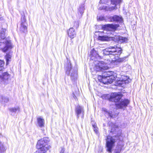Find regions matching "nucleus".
I'll list each match as a JSON object with an SVG mask.
<instances>
[{"label":"nucleus","instance_id":"nucleus-28","mask_svg":"<svg viewBox=\"0 0 153 153\" xmlns=\"http://www.w3.org/2000/svg\"><path fill=\"white\" fill-rule=\"evenodd\" d=\"M84 4H82L80 6L79 8L78 9L79 12L81 16L82 15L84 12Z\"/></svg>","mask_w":153,"mask_h":153},{"label":"nucleus","instance_id":"nucleus-35","mask_svg":"<svg viewBox=\"0 0 153 153\" xmlns=\"http://www.w3.org/2000/svg\"><path fill=\"white\" fill-rule=\"evenodd\" d=\"M4 62L1 60H0V66H1L4 67Z\"/></svg>","mask_w":153,"mask_h":153},{"label":"nucleus","instance_id":"nucleus-4","mask_svg":"<svg viewBox=\"0 0 153 153\" xmlns=\"http://www.w3.org/2000/svg\"><path fill=\"white\" fill-rule=\"evenodd\" d=\"M65 69L66 74L70 76L72 80H74L77 78L78 68L76 66L72 68L71 62L68 61L65 65Z\"/></svg>","mask_w":153,"mask_h":153},{"label":"nucleus","instance_id":"nucleus-16","mask_svg":"<svg viewBox=\"0 0 153 153\" xmlns=\"http://www.w3.org/2000/svg\"><path fill=\"white\" fill-rule=\"evenodd\" d=\"M67 32L68 36L71 39L74 38L76 36V33L73 27L70 28Z\"/></svg>","mask_w":153,"mask_h":153},{"label":"nucleus","instance_id":"nucleus-1","mask_svg":"<svg viewBox=\"0 0 153 153\" xmlns=\"http://www.w3.org/2000/svg\"><path fill=\"white\" fill-rule=\"evenodd\" d=\"M106 61H95L94 63V66L91 68V69H93L97 72L105 71L107 68ZM102 72H103V75L98 76V79L100 82L104 84L111 83L115 79L114 72L108 71H102Z\"/></svg>","mask_w":153,"mask_h":153},{"label":"nucleus","instance_id":"nucleus-8","mask_svg":"<svg viewBox=\"0 0 153 153\" xmlns=\"http://www.w3.org/2000/svg\"><path fill=\"white\" fill-rule=\"evenodd\" d=\"M121 74L119 72L117 73V77L119 79V81L120 82L119 84H122L123 83H128L130 82L131 80L129 79L128 77L121 75Z\"/></svg>","mask_w":153,"mask_h":153},{"label":"nucleus","instance_id":"nucleus-23","mask_svg":"<svg viewBox=\"0 0 153 153\" xmlns=\"http://www.w3.org/2000/svg\"><path fill=\"white\" fill-rule=\"evenodd\" d=\"M9 101L8 97L0 95V102L7 103Z\"/></svg>","mask_w":153,"mask_h":153},{"label":"nucleus","instance_id":"nucleus-2","mask_svg":"<svg viewBox=\"0 0 153 153\" xmlns=\"http://www.w3.org/2000/svg\"><path fill=\"white\" fill-rule=\"evenodd\" d=\"M49 140L48 137H44L39 140L36 145V148L38 150L34 153H45L51 148L48 144Z\"/></svg>","mask_w":153,"mask_h":153},{"label":"nucleus","instance_id":"nucleus-18","mask_svg":"<svg viewBox=\"0 0 153 153\" xmlns=\"http://www.w3.org/2000/svg\"><path fill=\"white\" fill-rule=\"evenodd\" d=\"M117 56H115V59L114 61H113V63L115 64V63L118 62V63H120L126 60V58H127L126 57H123L122 58H119L118 57L120 55H116Z\"/></svg>","mask_w":153,"mask_h":153},{"label":"nucleus","instance_id":"nucleus-33","mask_svg":"<svg viewBox=\"0 0 153 153\" xmlns=\"http://www.w3.org/2000/svg\"><path fill=\"white\" fill-rule=\"evenodd\" d=\"M110 0H100V3L102 4H106Z\"/></svg>","mask_w":153,"mask_h":153},{"label":"nucleus","instance_id":"nucleus-6","mask_svg":"<svg viewBox=\"0 0 153 153\" xmlns=\"http://www.w3.org/2000/svg\"><path fill=\"white\" fill-rule=\"evenodd\" d=\"M0 46L2 47L1 50L4 53L11 49L13 47L11 40L7 39L0 40Z\"/></svg>","mask_w":153,"mask_h":153},{"label":"nucleus","instance_id":"nucleus-11","mask_svg":"<svg viewBox=\"0 0 153 153\" xmlns=\"http://www.w3.org/2000/svg\"><path fill=\"white\" fill-rule=\"evenodd\" d=\"M75 112L77 118L78 119L80 116L83 118L84 114V111L83 107L79 105L76 106L75 109Z\"/></svg>","mask_w":153,"mask_h":153},{"label":"nucleus","instance_id":"nucleus-21","mask_svg":"<svg viewBox=\"0 0 153 153\" xmlns=\"http://www.w3.org/2000/svg\"><path fill=\"white\" fill-rule=\"evenodd\" d=\"M101 6L100 7H99V9L100 10L102 9H105V10L106 11H111L113 10L114 9H115L116 8L115 6L111 7H107L105 6H102V5L100 4ZM100 5H99V6Z\"/></svg>","mask_w":153,"mask_h":153},{"label":"nucleus","instance_id":"nucleus-38","mask_svg":"<svg viewBox=\"0 0 153 153\" xmlns=\"http://www.w3.org/2000/svg\"><path fill=\"white\" fill-rule=\"evenodd\" d=\"M4 68V67L0 66V71H1Z\"/></svg>","mask_w":153,"mask_h":153},{"label":"nucleus","instance_id":"nucleus-5","mask_svg":"<svg viewBox=\"0 0 153 153\" xmlns=\"http://www.w3.org/2000/svg\"><path fill=\"white\" fill-rule=\"evenodd\" d=\"M122 50L120 47L114 46H110L108 49H105L103 50V53L105 55L116 56L120 55L122 53Z\"/></svg>","mask_w":153,"mask_h":153},{"label":"nucleus","instance_id":"nucleus-7","mask_svg":"<svg viewBox=\"0 0 153 153\" xmlns=\"http://www.w3.org/2000/svg\"><path fill=\"white\" fill-rule=\"evenodd\" d=\"M130 103V101L127 99H122L119 102L115 104L116 107L119 109L125 110Z\"/></svg>","mask_w":153,"mask_h":153},{"label":"nucleus","instance_id":"nucleus-12","mask_svg":"<svg viewBox=\"0 0 153 153\" xmlns=\"http://www.w3.org/2000/svg\"><path fill=\"white\" fill-rule=\"evenodd\" d=\"M10 77V75L7 72H4L0 75V81L4 84H7Z\"/></svg>","mask_w":153,"mask_h":153},{"label":"nucleus","instance_id":"nucleus-19","mask_svg":"<svg viewBox=\"0 0 153 153\" xmlns=\"http://www.w3.org/2000/svg\"><path fill=\"white\" fill-rule=\"evenodd\" d=\"M12 56V53L10 52L7 53L5 57L6 60V65H8L9 62L11 61V58Z\"/></svg>","mask_w":153,"mask_h":153},{"label":"nucleus","instance_id":"nucleus-31","mask_svg":"<svg viewBox=\"0 0 153 153\" xmlns=\"http://www.w3.org/2000/svg\"><path fill=\"white\" fill-rule=\"evenodd\" d=\"M97 19L99 21H103L105 19V17L103 16H97Z\"/></svg>","mask_w":153,"mask_h":153},{"label":"nucleus","instance_id":"nucleus-13","mask_svg":"<svg viewBox=\"0 0 153 153\" xmlns=\"http://www.w3.org/2000/svg\"><path fill=\"white\" fill-rule=\"evenodd\" d=\"M108 19L111 22H117L122 23L123 22V19L120 16L114 15L113 16L108 17Z\"/></svg>","mask_w":153,"mask_h":153},{"label":"nucleus","instance_id":"nucleus-34","mask_svg":"<svg viewBox=\"0 0 153 153\" xmlns=\"http://www.w3.org/2000/svg\"><path fill=\"white\" fill-rule=\"evenodd\" d=\"M93 126L94 128V131L95 133H97L98 131L97 128L95 126V125H93Z\"/></svg>","mask_w":153,"mask_h":153},{"label":"nucleus","instance_id":"nucleus-29","mask_svg":"<svg viewBox=\"0 0 153 153\" xmlns=\"http://www.w3.org/2000/svg\"><path fill=\"white\" fill-rule=\"evenodd\" d=\"M109 29H112L113 30H116L117 27H119V24L113 25L112 24H109Z\"/></svg>","mask_w":153,"mask_h":153},{"label":"nucleus","instance_id":"nucleus-40","mask_svg":"<svg viewBox=\"0 0 153 153\" xmlns=\"http://www.w3.org/2000/svg\"><path fill=\"white\" fill-rule=\"evenodd\" d=\"M1 135V134H0V135Z\"/></svg>","mask_w":153,"mask_h":153},{"label":"nucleus","instance_id":"nucleus-30","mask_svg":"<svg viewBox=\"0 0 153 153\" xmlns=\"http://www.w3.org/2000/svg\"><path fill=\"white\" fill-rule=\"evenodd\" d=\"M102 28L105 31L109 29V24L105 25L102 26Z\"/></svg>","mask_w":153,"mask_h":153},{"label":"nucleus","instance_id":"nucleus-17","mask_svg":"<svg viewBox=\"0 0 153 153\" xmlns=\"http://www.w3.org/2000/svg\"><path fill=\"white\" fill-rule=\"evenodd\" d=\"M102 110L104 113V114L105 116L107 118L110 117L113 118V112L111 111H108L106 108H103Z\"/></svg>","mask_w":153,"mask_h":153},{"label":"nucleus","instance_id":"nucleus-24","mask_svg":"<svg viewBox=\"0 0 153 153\" xmlns=\"http://www.w3.org/2000/svg\"><path fill=\"white\" fill-rule=\"evenodd\" d=\"M6 147L4 146V143L0 141V153L4 152L6 150Z\"/></svg>","mask_w":153,"mask_h":153},{"label":"nucleus","instance_id":"nucleus-10","mask_svg":"<svg viewBox=\"0 0 153 153\" xmlns=\"http://www.w3.org/2000/svg\"><path fill=\"white\" fill-rule=\"evenodd\" d=\"M27 23L26 21L25 16L24 15L22 16L21 24L19 30L22 33H26L27 32Z\"/></svg>","mask_w":153,"mask_h":153},{"label":"nucleus","instance_id":"nucleus-36","mask_svg":"<svg viewBox=\"0 0 153 153\" xmlns=\"http://www.w3.org/2000/svg\"><path fill=\"white\" fill-rule=\"evenodd\" d=\"M65 149L64 148H62L60 152V153H64Z\"/></svg>","mask_w":153,"mask_h":153},{"label":"nucleus","instance_id":"nucleus-20","mask_svg":"<svg viewBox=\"0 0 153 153\" xmlns=\"http://www.w3.org/2000/svg\"><path fill=\"white\" fill-rule=\"evenodd\" d=\"M9 110L11 113V114H13V115L17 112H19L20 111V108L19 106H16L14 107L10 108Z\"/></svg>","mask_w":153,"mask_h":153},{"label":"nucleus","instance_id":"nucleus-14","mask_svg":"<svg viewBox=\"0 0 153 153\" xmlns=\"http://www.w3.org/2000/svg\"><path fill=\"white\" fill-rule=\"evenodd\" d=\"M98 39L102 41H109L113 40L114 39L113 37L109 36H108L103 35L102 36H99L98 37Z\"/></svg>","mask_w":153,"mask_h":153},{"label":"nucleus","instance_id":"nucleus-9","mask_svg":"<svg viewBox=\"0 0 153 153\" xmlns=\"http://www.w3.org/2000/svg\"><path fill=\"white\" fill-rule=\"evenodd\" d=\"M123 97V95L120 93H114L111 94L108 100L110 101L118 102Z\"/></svg>","mask_w":153,"mask_h":153},{"label":"nucleus","instance_id":"nucleus-3","mask_svg":"<svg viewBox=\"0 0 153 153\" xmlns=\"http://www.w3.org/2000/svg\"><path fill=\"white\" fill-rule=\"evenodd\" d=\"M120 135L111 136H107L106 139L105 147L106 151L109 153H111L113 150V149L115 146L116 142L120 141Z\"/></svg>","mask_w":153,"mask_h":153},{"label":"nucleus","instance_id":"nucleus-22","mask_svg":"<svg viewBox=\"0 0 153 153\" xmlns=\"http://www.w3.org/2000/svg\"><path fill=\"white\" fill-rule=\"evenodd\" d=\"M37 125L40 128L44 126V120L41 117L37 118Z\"/></svg>","mask_w":153,"mask_h":153},{"label":"nucleus","instance_id":"nucleus-27","mask_svg":"<svg viewBox=\"0 0 153 153\" xmlns=\"http://www.w3.org/2000/svg\"><path fill=\"white\" fill-rule=\"evenodd\" d=\"M122 0H111V3L113 5H114L115 6L118 4H120Z\"/></svg>","mask_w":153,"mask_h":153},{"label":"nucleus","instance_id":"nucleus-26","mask_svg":"<svg viewBox=\"0 0 153 153\" xmlns=\"http://www.w3.org/2000/svg\"><path fill=\"white\" fill-rule=\"evenodd\" d=\"M122 147V145L117 144L115 150V153H120Z\"/></svg>","mask_w":153,"mask_h":153},{"label":"nucleus","instance_id":"nucleus-39","mask_svg":"<svg viewBox=\"0 0 153 153\" xmlns=\"http://www.w3.org/2000/svg\"><path fill=\"white\" fill-rule=\"evenodd\" d=\"M105 33V32H101V33Z\"/></svg>","mask_w":153,"mask_h":153},{"label":"nucleus","instance_id":"nucleus-15","mask_svg":"<svg viewBox=\"0 0 153 153\" xmlns=\"http://www.w3.org/2000/svg\"><path fill=\"white\" fill-rule=\"evenodd\" d=\"M113 38H114V40H113L114 41H118L119 42L121 43L126 42L128 40L125 37L119 36L113 37Z\"/></svg>","mask_w":153,"mask_h":153},{"label":"nucleus","instance_id":"nucleus-25","mask_svg":"<svg viewBox=\"0 0 153 153\" xmlns=\"http://www.w3.org/2000/svg\"><path fill=\"white\" fill-rule=\"evenodd\" d=\"M6 30L5 29H4L2 28L1 29V33H0V40H2V39H5V32Z\"/></svg>","mask_w":153,"mask_h":153},{"label":"nucleus","instance_id":"nucleus-32","mask_svg":"<svg viewBox=\"0 0 153 153\" xmlns=\"http://www.w3.org/2000/svg\"><path fill=\"white\" fill-rule=\"evenodd\" d=\"M79 26V22L78 21H75L74 23V27L77 29Z\"/></svg>","mask_w":153,"mask_h":153},{"label":"nucleus","instance_id":"nucleus-37","mask_svg":"<svg viewBox=\"0 0 153 153\" xmlns=\"http://www.w3.org/2000/svg\"><path fill=\"white\" fill-rule=\"evenodd\" d=\"M91 54H92L93 53H96V51L94 50H93L91 51Z\"/></svg>","mask_w":153,"mask_h":153}]
</instances>
